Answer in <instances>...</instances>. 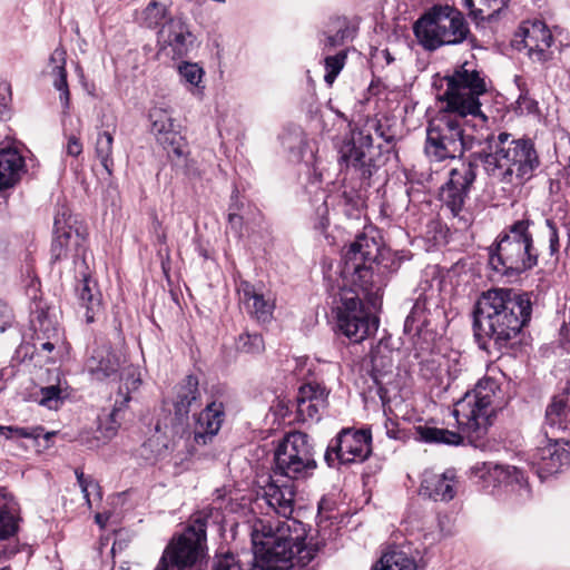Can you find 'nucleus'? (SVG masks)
<instances>
[{
  "label": "nucleus",
  "instance_id": "obj_7",
  "mask_svg": "<svg viewBox=\"0 0 570 570\" xmlns=\"http://www.w3.org/2000/svg\"><path fill=\"white\" fill-rule=\"evenodd\" d=\"M444 81L446 89L438 97L440 104L471 114L472 120L487 126L488 117L481 111L480 102V96L487 92V83L481 71L465 61L446 75Z\"/></svg>",
  "mask_w": 570,
  "mask_h": 570
},
{
  "label": "nucleus",
  "instance_id": "obj_11",
  "mask_svg": "<svg viewBox=\"0 0 570 570\" xmlns=\"http://www.w3.org/2000/svg\"><path fill=\"white\" fill-rule=\"evenodd\" d=\"M338 297L340 302L335 307L336 325L344 336L354 343H360L376 331V320L364 309L355 291L342 288Z\"/></svg>",
  "mask_w": 570,
  "mask_h": 570
},
{
  "label": "nucleus",
  "instance_id": "obj_25",
  "mask_svg": "<svg viewBox=\"0 0 570 570\" xmlns=\"http://www.w3.org/2000/svg\"><path fill=\"white\" fill-rule=\"evenodd\" d=\"M415 303L405 318L404 331L407 333L420 332L423 326L429 325L426 314L432 309L439 313V286L434 287L430 281H424L419 285Z\"/></svg>",
  "mask_w": 570,
  "mask_h": 570
},
{
  "label": "nucleus",
  "instance_id": "obj_51",
  "mask_svg": "<svg viewBox=\"0 0 570 570\" xmlns=\"http://www.w3.org/2000/svg\"><path fill=\"white\" fill-rule=\"evenodd\" d=\"M374 266L385 279L387 274L396 272L400 268L401 259L395 253L391 252V249L385 248Z\"/></svg>",
  "mask_w": 570,
  "mask_h": 570
},
{
  "label": "nucleus",
  "instance_id": "obj_32",
  "mask_svg": "<svg viewBox=\"0 0 570 570\" xmlns=\"http://www.w3.org/2000/svg\"><path fill=\"white\" fill-rule=\"evenodd\" d=\"M26 173L24 158L14 147L0 149V189L13 187Z\"/></svg>",
  "mask_w": 570,
  "mask_h": 570
},
{
  "label": "nucleus",
  "instance_id": "obj_64",
  "mask_svg": "<svg viewBox=\"0 0 570 570\" xmlns=\"http://www.w3.org/2000/svg\"><path fill=\"white\" fill-rule=\"evenodd\" d=\"M106 520H107V517H105L104 514L98 513L96 515V522L99 523L101 527L105 525Z\"/></svg>",
  "mask_w": 570,
  "mask_h": 570
},
{
  "label": "nucleus",
  "instance_id": "obj_31",
  "mask_svg": "<svg viewBox=\"0 0 570 570\" xmlns=\"http://www.w3.org/2000/svg\"><path fill=\"white\" fill-rule=\"evenodd\" d=\"M126 364V357L121 351L114 350L107 344L98 346L91 357L88 360L87 366L89 372L97 380H105L117 374Z\"/></svg>",
  "mask_w": 570,
  "mask_h": 570
},
{
  "label": "nucleus",
  "instance_id": "obj_62",
  "mask_svg": "<svg viewBox=\"0 0 570 570\" xmlns=\"http://www.w3.org/2000/svg\"><path fill=\"white\" fill-rule=\"evenodd\" d=\"M321 209H322L321 226L324 228L327 225V220H325V218H324V214L327 213V207H326L325 203H323L322 206L318 208V210H321Z\"/></svg>",
  "mask_w": 570,
  "mask_h": 570
},
{
  "label": "nucleus",
  "instance_id": "obj_33",
  "mask_svg": "<svg viewBox=\"0 0 570 570\" xmlns=\"http://www.w3.org/2000/svg\"><path fill=\"white\" fill-rule=\"evenodd\" d=\"M173 404L175 415L180 420L186 419L190 410L200 404L199 382L196 376L187 375L177 384Z\"/></svg>",
  "mask_w": 570,
  "mask_h": 570
},
{
  "label": "nucleus",
  "instance_id": "obj_38",
  "mask_svg": "<svg viewBox=\"0 0 570 570\" xmlns=\"http://www.w3.org/2000/svg\"><path fill=\"white\" fill-rule=\"evenodd\" d=\"M570 429V409L562 399L554 397L547 406L543 431L547 436Z\"/></svg>",
  "mask_w": 570,
  "mask_h": 570
},
{
  "label": "nucleus",
  "instance_id": "obj_16",
  "mask_svg": "<svg viewBox=\"0 0 570 570\" xmlns=\"http://www.w3.org/2000/svg\"><path fill=\"white\" fill-rule=\"evenodd\" d=\"M373 138L364 130H353L338 147L340 163L353 167L363 178L373 175Z\"/></svg>",
  "mask_w": 570,
  "mask_h": 570
},
{
  "label": "nucleus",
  "instance_id": "obj_36",
  "mask_svg": "<svg viewBox=\"0 0 570 570\" xmlns=\"http://www.w3.org/2000/svg\"><path fill=\"white\" fill-rule=\"evenodd\" d=\"M262 560L256 557V547L253 544V554H234L232 552L217 553L213 560V570H259Z\"/></svg>",
  "mask_w": 570,
  "mask_h": 570
},
{
  "label": "nucleus",
  "instance_id": "obj_39",
  "mask_svg": "<svg viewBox=\"0 0 570 570\" xmlns=\"http://www.w3.org/2000/svg\"><path fill=\"white\" fill-rule=\"evenodd\" d=\"M81 305L86 308V321L92 323L101 313V294L97 283L90 276H85L78 288Z\"/></svg>",
  "mask_w": 570,
  "mask_h": 570
},
{
  "label": "nucleus",
  "instance_id": "obj_53",
  "mask_svg": "<svg viewBox=\"0 0 570 570\" xmlns=\"http://www.w3.org/2000/svg\"><path fill=\"white\" fill-rule=\"evenodd\" d=\"M546 237L549 243L548 255L557 261L560 250V237L557 224L552 219H546Z\"/></svg>",
  "mask_w": 570,
  "mask_h": 570
},
{
  "label": "nucleus",
  "instance_id": "obj_27",
  "mask_svg": "<svg viewBox=\"0 0 570 570\" xmlns=\"http://www.w3.org/2000/svg\"><path fill=\"white\" fill-rule=\"evenodd\" d=\"M296 489L292 481H281L272 476L263 488V499L278 515L289 519L294 512ZM288 521V520H286ZM293 520H289L292 522Z\"/></svg>",
  "mask_w": 570,
  "mask_h": 570
},
{
  "label": "nucleus",
  "instance_id": "obj_43",
  "mask_svg": "<svg viewBox=\"0 0 570 570\" xmlns=\"http://www.w3.org/2000/svg\"><path fill=\"white\" fill-rule=\"evenodd\" d=\"M177 71L180 81L188 87V90L193 95H203L205 88V86L203 85V78L205 71L198 63L181 61L177 66Z\"/></svg>",
  "mask_w": 570,
  "mask_h": 570
},
{
  "label": "nucleus",
  "instance_id": "obj_63",
  "mask_svg": "<svg viewBox=\"0 0 570 570\" xmlns=\"http://www.w3.org/2000/svg\"><path fill=\"white\" fill-rule=\"evenodd\" d=\"M435 363V360L426 361L422 364L421 371L424 373V375H428L426 371L430 370V365H433Z\"/></svg>",
  "mask_w": 570,
  "mask_h": 570
},
{
  "label": "nucleus",
  "instance_id": "obj_21",
  "mask_svg": "<svg viewBox=\"0 0 570 570\" xmlns=\"http://www.w3.org/2000/svg\"><path fill=\"white\" fill-rule=\"evenodd\" d=\"M194 40L189 26L180 18H169L158 32L160 50L174 59L187 56Z\"/></svg>",
  "mask_w": 570,
  "mask_h": 570
},
{
  "label": "nucleus",
  "instance_id": "obj_29",
  "mask_svg": "<svg viewBox=\"0 0 570 570\" xmlns=\"http://www.w3.org/2000/svg\"><path fill=\"white\" fill-rule=\"evenodd\" d=\"M225 420V409L222 402L213 401L196 416L194 424V443L206 445L219 432Z\"/></svg>",
  "mask_w": 570,
  "mask_h": 570
},
{
  "label": "nucleus",
  "instance_id": "obj_44",
  "mask_svg": "<svg viewBox=\"0 0 570 570\" xmlns=\"http://www.w3.org/2000/svg\"><path fill=\"white\" fill-rule=\"evenodd\" d=\"M169 7L160 0H150V2L141 10L138 20L141 26L155 29L168 20Z\"/></svg>",
  "mask_w": 570,
  "mask_h": 570
},
{
  "label": "nucleus",
  "instance_id": "obj_42",
  "mask_svg": "<svg viewBox=\"0 0 570 570\" xmlns=\"http://www.w3.org/2000/svg\"><path fill=\"white\" fill-rule=\"evenodd\" d=\"M372 570H419V566L405 551L393 549L385 552Z\"/></svg>",
  "mask_w": 570,
  "mask_h": 570
},
{
  "label": "nucleus",
  "instance_id": "obj_13",
  "mask_svg": "<svg viewBox=\"0 0 570 570\" xmlns=\"http://www.w3.org/2000/svg\"><path fill=\"white\" fill-rule=\"evenodd\" d=\"M39 292L40 282L37 278H32L26 288V293L32 301L30 311L31 325L35 332L33 347L37 352L50 354L61 343V337L57 321L51 316L49 307L38 299Z\"/></svg>",
  "mask_w": 570,
  "mask_h": 570
},
{
  "label": "nucleus",
  "instance_id": "obj_45",
  "mask_svg": "<svg viewBox=\"0 0 570 570\" xmlns=\"http://www.w3.org/2000/svg\"><path fill=\"white\" fill-rule=\"evenodd\" d=\"M68 396L69 385L67 381L58 379L56 384L45 386L40 390L39 404L49 410H58L63 400Z\"/></svg>",
  "mask_w": 570,
  "mask_h": 570
},
{
  "label": "nucleus",
  "instance_id": "obj_2",
  "mask_svg": "<svg viewBox=\"0 0 570 570\" xmlns=\"http://www.w3.org/2000/svg\"><path fill=\"white\" fill-rule=\"evenodd\" d=\"M485 127L472 120L471 114L441 104L428 122L424 154L431 165L462 157L483 144Z\"/></svg>",
  "mask_w": 570,
  "mask_h": 570
},
{
  "label": "nucleus",
  "instance_id": "obj_23",
  "mask_svg": "<svg viewBox=\"0 0 570 570\" xmlns=\"http://www.w3.org/2000/svg\"><path fill=\"white\" fill-rule=\"evenodd\" d=\"M55 237L51 244V261L59 262L68 257L70 252H73V257H83L85 253V237L78 230H73L67 224L66 212L57 213L55 217Z\"/></svg>",
  "mask_w": 570,
  "mask_h": 570
},
{
  "label": "nucleus",
  "instance_id": "obj_22",
  "mask_svg": "<svg viewBox=\"0 0 570 570\" xmlns=\"http://www.w3.org/2000/svg\"><path fill=\"white\" fill-rule=\"evenodd\" d=\"M383 249L379 230L372 226L365 227L344 253V264L348 269H355L356 264L375 265Z\"/></svg>",
  "mask_w": 570,
  "mask_h": 570
},
{
  "label": "nucleus",
  "instance_id": "obj_20",
  "mask_svg": "<svg viewBox=\"0 0 570 570\" xmlns=\"http://www.w3.org/2000/svg\"><path fill=\"white\" fill-rule=\"evenodd\" d=\"M523 48L528 57L537 63L543 65L552 59L551 46L553 37L543 21H525L520 27Z\"/></svg>",
  "mask_w": 570,
  "mask_h": 570
},
{
  "label": "nucleus",
  "instance_id": "obj_6",
  "mask_svg": "<svg viewBox=\"0 0 570 570\" xmlns=\"http://www.w3.org/2000/svg\"><path fill=\"white\" fill-rule=\"evenodd\" d=\"M419 43L433 51L442 46L462 43L470 35L463 13L452 6H433L413 26Z\"/></svg>",
  "mask_w": 570,
  "mask_h": 570
},
{
  "label": "nucleus",
  "instance_id": "obj_9",
  "mask_svg": "<svg viewBox=\"0 0 570 570\" xmlns=\"http://www.w3.org/2000/svg\"><path fill=\"white\" fill-rule=\"evenodd\" d=\"M289 528H273L271 522L258 520L252 531V542L256 547V557L262 560L259 570H301L292 562L291 538L285 533Z\"/></svg>",
  "mask_w": 570,
  "mask_h": 570
},
{
  "label": "nucleus",
  "instance_id": "obj_19",
  "mask_svg": "<svg viewBox=\"0 0 570 570\" xmlns=\"http://www.w3.org/2000/svg\"><path fill=\"white\" fill-rule=\"evenodd\" d=\"M151 124V134L156 140L168 151H173L177 157L186 154V144L183 136L175 128V119L171 110L167 107L155 106L149 111Z\"/></svg>",
  "mask_w": 570,
  "mask_h": 570
},
{
  "label": "nucleus",
  "instance_id": "obj_60",
  "mask_svg": "<svg viewBox=\"0 0 570 570\" xmlns=\"http://www.w3.org/2000/svg\"><path fill=\"white\" fill-rule=\"evenodd\" d=\"M0 94L2 95V100L0 101V120H4L9 117L8 101L7 96L10 94V87L7 83L0 85Z\"/></svg>",
  "mask_w": 570,
  "mask_h": 570
},
{
  "label": "nucleus",
  "instance_id": "obj_58",
  "mask_svg": "<svg viewBox=\"0 0 570 570\" xmlns=\"http://www.w3.org/2000/svg\"><path fill=\"white\" fill-rule=\"evenodd\" d=\"M228 225L229 228L235 233L236 236L240 237L243 232V217L236 212H233V207L229 208Z\"/></svg>",
  "mask_w": 570,
  "mask_h": 570
},
{
  "label": "nucleus",
  "instance_id": "obj_15",
  "mask_svg": "<svg viewBox=\"0 0 570 570\" xmlns=\"http://www.w3.org/2000/svg\"><path fill=\"white\" fill-rule=\"evenodd\" d=\"M476 165L472 159L463 161L450 170L449 180L441 187L440 200L453 216H460L464 209L471 187L476 177Z\"/></svg>",
  "mask_w": 570,
  "mask_h": 570
},
{
  "label": "nucleus",
  "instance_id": "obj_40",
  "mask_svg": "<svg viewBox=\"0 0 570 570\" xmlns=\"http://www.w3.org/2000/svg\"><path fill=\"white\" fill-rule=\"evenodd\" d=\"M16 502L12 497L2 488H0V540L17 532L18 523L14 517Z\"/></svg>",
  "mask_w": 570,
  "mask_h": 570
},
{
  "label": "nucleus",
  "instance_id": "obj_47",
  "mask_svg": "<svg viewBox=\"0 0 570 570\" xmlns=\"http://www.w3.org/2000/svg\"><path fill=\"white\" fill-rule=\"evenodd\" d=\"M112 146H114V137L109 131L98 132L96 142H95V155L96 158L100 161L102 168L107 173L108 176H111L114 173L115 161L112 158Z\"/></svg>",
  "mask_w": 570,
  "mask_h": 570
},
{
  "label": "nucleus",
  "instance_id": "obj_24",
  "mask_svg": "<svg viewBox=\"0 0 570 570\" xmlns=\"http://www.w3.org/2000/svg\"><path fill=\"white\" fill-rule=\"evenodd\" d=\"M415 303L405 318L404 331L407 333L420 332L423 326L429 325L426 314L432 309L439 313V286L434 287L430 281H424L419 285Z\"/></svg>",
  "mask_w": 570,
  "mask_h": 570
},
{
  "label": "nucleus",
  "instance_id": "obj_57",
  "mask_svg": "<svg viewBox=\"0 0 570 570\" xmlns=\"http://www.w3.org/2000/svg\"><path fill=\"white\" fill-rule=\"evenodd\" d=\"M453 361L455 362V366L453 368L450 366V364H449L450 361L449 360L446 361V364H445L446 367L445 368H443L442 364L439 362V368H436L435 372H434V368L432 367L431 368V375H435V376L439 377V376L442 375L443 371H446L451 379H455L458 376V374L461 372V366L459 364L458 357L454 358Z\"/></svg>",
  "mask_w": 570,
  "mask_h": 570
},
{
  "label": "nucleus",
  "instance_id": "obj_26",
  "mask_svg": "<svg viewBox=\"0 0 570 570\" xmlns=\"http://www.w3.org/2000/svg\"><path fill=\"white\" fill-rule=\"evenodd\" d=\"M239 303L246 313L257 322H268L275 308L274 298L269 293H264L247 281H240L237 285Z\"/></svg>",
  "mask_w": 570,
  "mask_h": 570
},
{
  "label": "nucleus",
  "instance_id": "obj_34",
  "mask_svg": "<svg viewBox=\"0 0 570 570\" xmlns=\"http://www.w3.org/2000/svg\"><path fill=\"white\" fill-rule=\"evenodd\" d=\"M272 525L274 530L278 529L279 525H286L289 528V530L286 531L285 533L287 534L286 537H289L292 541V563H294L296 568L302 570L314 559V552L312 551V549L304 546L302 523L297 521H277L275 524ZM288 564H291V562H288Z\"/></svg>",
  "mask_w": 570,
  "mask_h": 570
},
{
  "label": "nucleus",
  "instance_id": "obj_5",
  "mask_svg": "<svg viewBox=\"0 0 570 570\" xmlns=\"http://www.w3.org/2000/svg\"><path fill=\"white\" fill-rule=\"evenodd\" d=\"M532 225L533 222L529 218L518 219L498 236L495 248L489 255V264L493 271L514 276L538 265L539 250L530 230Z\"/></svg>",
  "mask_w": 570,
  "mask_h": 570
},
{
  "label": "nucleus",
  "instance_id": "obj_54",
  "mask_svg": "<svg viewBox=\"0 0 570 570\" xmlns=\"http://www.w3.org/2000/svg\"><path fill=\"white\" fill-rule=\"evenodd\" d=\"M352 31L348 27H341L335 35L327 36L324 42L325 48L332 49L345 43L346 39L350 38Z\"/></svg>",
  "mask_w": 570,
  "mask_h": 570
},
{
  "label": "nucleus",
  "instance_id": "obj_14",
  "mask_svg": "<svg viewBox=\"0 0 570 570\" xmlns=\"http://www.w3.org/2000/svg\"><path fill=\"white\" fill-rule=\"evenodd\" d=\"M119 372L121 384L117 392L114 410L109 415L110 424L105 429L102 426L99 428L98 432L100 435L90 436L89 432H82L79 435L81 444L89 449L99 448L116 435L118 430L116 416L130 401V393L138 390L141 384L139 372L135 366L125 364Z\"/></svg>",
  "mask_w": 570,
  "mask_h": 570
},
{
  "label": "nucleus",
  "instance_id": "obj_8",
  "mask_svg": "<svg viewBox=\"0 0 570 570\" xmlns=\"http://www.w3.org/2000/svg\"><path fill=\"white\" fill-rule=\"evenodd\" d=\"M274 463V476L294 481L313 475L317 463L308 435L298 431L286 434L275 451Z\"/></svg>",
  "mask_w": 570,
  "mask_h": 570
},
{
  "label": "nucleus",
  "instance_id": "obj_52",
  "mask_svg": "<svg viewBox=\"0 0 570 570\" xmlns=\"http://www.w3.org/2000/svg\"><path fill=\"white\" fill-rule=\"evenodd\" d=\"M346 60V53L341 51L335 56H327L325 58V70L324 80L326 83L332 85L341 70L343 69Z\"/></svg>",
  "mask_w": 570,
  "mask_h": 570
},
{
  "label": "nucleus",
  "instance_id": "obj_46",
  "mask_svg": "<svg viewBox=\"0 0 570 570\" xmlns=\"http://www.w3.org/2000/svg\"><path fill=\"white\" fill-rule=\"evenodd\" d=\"M371 364L375 381H379L380 377L392 373L394 367L393 351L390 350L386 345H377L371 352Z\"/></svg>",
  "mask_w": 570,
  "mask_h": 570
},
{
  "label": "nucleus",
  "instance_id": "obj_30",
  "mask_svg": "<svg viewBox=\"0 0 570 570\" xmlns=\"http://www.w3.org/2000/svg\"><path fill=\"white\" fill-rule=\"evenodd\" d=\"M328 391L317 382L303 384L297 392V412L303 420H318L327 404Z\"/></svg>",
  "mask_w": 570,
  "mask_h": 570
},
{
  "label": "nucleus",
  "instance_id": "obj_61",
  "mask_svg": "<svg viewBox=\"0 0 570 570\" xmlns=\"http://www.w3.org/2000/svg\"><path fill=\"white\" fill-rule=\"evenodd\" d=\"M520 107L524 106L528 112H533L537 109V102L527 96L521 95L518 99Z\"/></svg>",
  "mask_w": 570,
  "mask_h": 570
},
{
  "label": "nucleus",
  "instance_id": "obj_37",
  "mask_svg": "<svg viewBox=\"0 0 570 570\" xmlns=\"http://www.w3.org/2000/svg\"><path fill=\"white\" fill-rule=\"evenodd\" d=\"M66 56L67 52L61 47L52 51L50 63H56V67H52L49 73L53 78V87L60 92L59 99L62 108L68 110L70 106V91L67 82Z\"/></svg>",
  "mask_w": 570,
  "mask_h": 570
},
{
  "label": "nucleus",
  "instance_id": "obj_3",
  "mask_svg": "<svg viewBox=\"0 0 570 570\" xmlns=\"http://www.w3.org/2000/svg\"><path fill=\"white\" fill-rule=\"evenodd\" d=\"M487 145L471 158L482 163L487 174L507 184L529 180L540 166L539 154L530 138H514L513 135L501 131L483 134Z\"/></svg>",
  "mask_w": 570,
  "mask_h": 570
},
{
  "label": "nucleus",
  "instance_id": "obj_12",
  "mask_svg": "<svg viewBox=\"0 0 570 570\" xmlns=\"http://www.w3.org/2000/svg\"><path fill=\"white\" fill-rule=\"evenodd\" d=\"M372 435L366 430L343 429L325 452L328 466L364 462L372 452Z\"/></svg>",
  "mask_w": 570,
  "mask_h": 570
},
{
  "label": "nucleus",
  "instance_id": "obj_17",
  "mask_svg": "<svg viewBox=\"0 0 570 570\" xmlns=\"http://www.w3.org/2000/svg\"><path fill=\"white\" fill-rule=\"evenodd\" d=\"M473 473L484 480L485 487L503 485L515 493V502L521 503L530 499L531 490L521 470L510 465L478 463L472 468Z\"/></svg>",
  "mask_w": 570,
  "mask_h": 570
},
{
  "label": "nucleus",
  "instance_id": "obj_55",
  "mask_svg": "<svg viewBox=\"0 0 570 570\" xmlns=\"http://www.w3.org/2000/svg\"><path fill=\"white\" fill-rule=\"evenodd\" d=\"M76 475L83 498L86 499L88 505L90 507V490H97L98 484L94 480L86 478L85 474L78 470L76 471Z\"/></svg>",
  "mask_w": 570,
  "mask_h": 570
},
{
  "label": "nucleus",
  "instance_id": "obj_28",
  "mask_svg": "<svg viewBox=\"0 0 570 570\" xmlns=\"http://www.w3.org/2000/svg\"><path fill=\"white\" fill-rule=\"evenodd\" d=\"M459 489V480L453 469L442 473L425 471L421 482V491L434 501L449 502L454 499Z\"/></svg>",
  "mask_w": 570,
  "mask_h": 570
},
{
  "label": "nucleus",
  "instance_id": "obj_59",
  "mask_svg": "<svg viewBox=\"0 0 570 570\" xmlns=\"http://www.w3.org/2000/svg\"><path fill=\"white\" fill-rule=\"evenodd\" d=\"M66 153L71 157H77L82 153V144L78 137L73 135L68 137Z\"/></svg>",
  "mask_w": 570,
  "mask_h": 570
},
{
  "label": "nucleus",
  "instance_id": "obj_41",
  "mask_svg": "<svg viewBox=\"0 0 570 570\" xmlns=\"http://www.w3.org/2000/svg\"><path fill=\"white\" fill-rule=\"evenodd\" d=\"M414 430L416 439L425 443L459 445L462 442V435L460 433L448 429H439L424 424L415 426Z\"/></svg>",
  "mask_w": 570,
  "mask_h": 570
},
{
  "label": "nucleus",
  "instance_id": "obj_18",
  "mask_svg": "<svg viewBox=\"0 0 570 570\" xmlns=\"http://www.w3.org/2000/svg\"><path fill=\"white\" fill-rule=\"evenodd\" d=\"M355 267V269H348V264H343L341 274L344 284L341 289H353L360 298L362 294L365 299L375 305L385 285L384 278L374 265L356 264Z\"/></svg>",
  "mask_w": 570,
  "mask_h": 570
},
{
  "label": "nucleus",
  "instance_id": "obj_35",
  "mask_svg": "<svg viewBox=\"0 0 570 570\" xmlns=\"http://www.w3.org/2000/svg\"><path fill=\"white\" fill-rule=\"evenodd\" d=\"M540 469L548 474L558 473L562 466L570 462V443L556 439L553 443L539 451Z\"/></svg>",
  "mask_w": 570,
  "mask_h": 570
},
{
  "label": "nucleus",
  "instance_id": "obj_1",
  "mask_svg": "<svg viewBox=\"0 0 570 570\" xmlns=\"http://www.w3.org/2000/svg\"><path fill=\"white\" fill-rule=\"evenodd\" d=\"M532 303L527 293L492 288L479 297L474 312V335L481 348H498L515 338L531 318Z\"/></svg>",
  "mask_w": 570,
  "mask_h": 570
},
{
  "label": "nucleus",
  "instance_id": "obj_10",
  "mask_svg": "<svg viewBox=\"0 0 570 570\" xmlns=\"http://www.w3.org/2000/svg\"><path fill=\"white\" fill-rule=\"evenodd\" d=\"M206 527V518L195 515L187 529L167 546L156 570H191L203 557Z\"/></svg>",
  "mask_w": 570,
  "mask_h": 570
},
{
  "label": "nucleus",
  "instance_id": "obj_49",
  "mask_svg": "<svg viewBox=\"0 0 570 570\" xmlns=\"http://www.w3.org/2000/svg\"><path fill=\"white\" fill-rule=\"evenodd\" d=\"M236 348L246 354H259L265 350V344L261 334L245 332L236 340Z\"/></svg>",
  "mask_w": 570,
  "mask_h": 570
},
{
  "label": "nucleus",
  "instance_id": "obj_50",
  "mask_svg": "<svg viewBox=\"0 0 570 570\" xmlns=\"http://www.w3.org/2000/svg\"><path fill=\"white\" fill-rule=\"evenodd\" d=\"M468 7L473 6V0H464ZM479 7L474 11L475 16H480L482 19L488 17L491 18L495 13H499L503 8L507 7L508 0H478Z\"/></svg>",
  "mask_w": 570,
  "mask_h": 570
},
{
  "label": "nucleus",
  "instance_id": "obj_56",
  "mask_svg": "<svg viewBox=\"0 0 570 570\" xmlns=\"http://www.w3.org/2000/svg\"><path fill=\"white\" fill-rule=\"evenodd\" d=\"M13 314L11 308L0 301V333L4 332L7 327L12 324Z\"/></svg>",
  "mask_w": 570,
  "mask_h": 570
},
{
  "label": "nucleus",
  "instance_id": "obj_48",
  "mask_svg": "<svg viewBox=\"0 0 570 570\" xmlns=\"http://www.w3.org/2000/svg\"><path fill=\"white\" fill-rule=\"evenodd\" d=\"M42 426L19 428V426H0V434L7 439H38L43 435L46 439L55 435V432L43 434Z\"/></svg>",
  "mask_w": 570,
  "mask_h": 570
},
{
  "label": "nucleus",
  "instance_id": "obj_4",
  "mask_svg": "<svg viewBox=\"0 0 570 570\" xmlns=\"http://www.w3.org/2000/svg\"><path fill=\"white\" fill-rule=\"evenodd\" d=\"M502 405L499 383L492 377H483L454 404L453 416L461 432L471 443H476L487 434Z\"/></svg>",
  "mask_w": 570,
  "mask_h": 570
}]
</instances>
